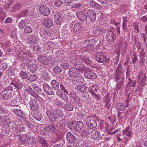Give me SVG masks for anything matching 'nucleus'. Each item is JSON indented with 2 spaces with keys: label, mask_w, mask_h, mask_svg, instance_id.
Masks as SVG:
<instances>
[{
  "label": "nucleus",
  "mask_w": 147,
  "mask_h": 147,
  "mask_svg": "<svg viewBox=\"0 0 147 147\" xmlns=\"http://www.w3.org/2000/svg\"><path fill=\"white\" fill-rule=\"evenodd\" d=\"M80 68L73 67L69 69L68 74L70 76L76 77L79 74Z\"/></svg>",
  "instance_id": "nucleus-8"
},
{
  "label": "nucleus",
  "mask_w": 147,
  "mask_h": 147,
  "mask_svg": "<svg viewBox=\"0 0 147 147\" xmlns=\"http://www.w3.org/2000/svg\"><path fill=\"white\" fill-rule=\"evenodd\" d=\"M116 107L118 111H123L124 109L125 106V105L121 103L118 102L117 104Z\"/></svg>",
  "instance_id": "nucleus-36"
},
{
  "label": "nucleus",
  "mask_w": 147,
  "mask_h": 147,
  "mask_svg": "<svg viewBox=\"0 0 147 147\" xmlns=\"http://www.w3.org/2000/svg\"><path fill=\"white\" fill-rule=\"evenodd\" d=\"M41 76L45 80L48 81L49 80L50 77L48 73L46 71L42 73Z\"/></svg>",
  "instance_id": "nucleus-39"
},
{
  "label": "nucleus",
  "mask_w": 147,
  "mask_h": 147,
  "mask_svg": "<svg viewBox=\"0 0 147 147\" xmlns=\"http://www.w3.org/2000/svg\"><path fill=\"white\" fill-rule=\"evenodd\" d=\"M124 77L119 78L118 79L115 78L117 82L116 86L117 87V89L118 90L120 89V88L123 86Z\"/></svg>",
  "instance_id": "nucleus-19"
},
{
  "label": "nucleus",
  "mask_w": 147,
  "mask_h": 147,
  "mask_svg": "<svg viewBox=\"0 0 147 147\" xmlns=\"http://www.w3.org/2000/svg\"><path fill=\"white\" fill-rule=\"evenodd\" d=\"M3 98L4 100H8L11 98L14 95L12 86H10L3 90Z\"/></svg>",
  "instance_id": "nucleus-4"
},
{
  "label": "nucleus",
  "mask_w": 147,
  "mask_h": 147,
  "mask_svg": "<svg viewBox=\"0 0 147 147\" xmlns=\"http://www.w3.org/2000/svg\"><path fill=\"white\" fill-rule=\"evenodd\" d=\"M102 138L100 132L98 131H95L91 135V138L95 140L101 139Z\"/></svg>",
  "instance_id": "nucleus-26"
},
{
  "label": "nucleus",
  "mask_w": 147,
  "mask_h": 147,
  "mask_svg": "<svg viewBox=\"0 0 147 147\" xmlns=\"http://www.w3.org/2000/svg\"><path fill=\"white\" fill-rule=\"evenodd\" d=\"M37 140L43 146L47 147L48 146V144L46 139L42 137L38 136L37 137Z\"/></svg>",
  "instance_id": "nucleus-23"
},
{
  "label": "nucleus",
  "mask_w": 147,
  "mask_h": 147,
  "mask_svg": "<svg viewBox=\"0 0 147 147\" xmlns=\"http://www.w3.org/2000/svg\"><path fill=\"white\" fill-rule=\"evenodd\" d=\"M76 15L78 19L82 22L86 21L87 16L85 13L83 11L78 10L76 13Z\"/></svg>",
  "instance_id": "nucleus-9"
},
{
  "label": "nucleus",
  "mask_w": 147,
  "mask_h": 147,
  "mask_svg": "<svg viewBox=\"0 0 147 147\" xmlns=\"http://www.w3.org/2000/svg\"><path fill=\"white\" fill-rule=\"evenodd\" d=\"M65 12H63L62 13H57L55 14L54 15L55 21L57 24H61L64 21V20H66V19L68 20V16L67 14H65Z\"/></svg>",
  "instance_id": "nucleus-3"
},
{
  "label": "nucleus",
  "mask_w": 147,
  "mask_h": 147,
  "mask_svg": "<svg viewBox=\"0 0 147 147\" xmlns=\"http://www.w3.org/2000/svg\"><path fill=\"white\" fill-rule=\"evenodd\" d=\"M32 28L29 26H26L24 28V32L25 35H27L32 33Z\"/></svg>",
  "instance_id": "nucleus-34"
},
{
  "label": "nucleus",
  "mask_w": 147,
  "mask_h": 147,
  "mask_svg": "<svg viewBox=\"0 0 147 147\" xmlns=\"http://www.w3.org/2000/svg\"><path fill=\"white\" fill-rule=\"evenodd\" d=\"M106 38L107 40L110 42H113L114 41L115 38L114 37L113 34L109 32L107 33L106 35Z\"/></svg>",
  "instance_id": "nucleus-31"
},
{
  "label": "nucleus",
  "mask_w": 147,
  "mask_h": 147,
  "mask_svg": "<svg viewBox=\"0 0 147 147\" xmlns=\"http://www.w3.org/2000/svg\"><path fill=\"white\" fill-rule=\"evenodd\" d=\"M43 117V116L41 114L38 113L35 115L34 117V119H35L37 121H40Z\"/></svg>",
  "instance_id": "nucleus-50"
},
{
  "label": "nucleus",
  "mask_w": 147,
  "mask_h": 147,
  "mask_svg": "<svg viewBox=\"0 0 147 147\" xmlns=\"http://www.w3.org/2000/svg\"><path fill=\"white\" fill-rule=\"evenodd\" d=\"M83 59L84 61L88 64H90L91 62H92V61L91 60L92 58H91L90 57H88L87 56H84Z\"/></svg>",
  "instance_id": "nucleus-51"
},
{
  "label": "nucleus",
  "mask_w": 147,
  "mask_h": 147,
  "mask_svg": "<svg viewBox=\"0 0 147 147\" xmlns=\"http://www.w3.org/2000/svg\"><path fill=\"white\" fill-rule=\"evenodd\" d=\"M96 61L100 63H104L107 62L110 60L109 58H107V56L102 52H98L95 55Z\"/></svg>",
  "instance_id": "nucleus-5"
},
{
  "label": "nucleus",
  "mask_w": 147,
  "mask_h": 147,
  "mask_svg": "<svg viewBox=\"0 0 147 147\" xmlns=\"http://www.w3.org/2000/svg\"><path fill=\"white\" fill-rule=\"evenodd\" d=\"M21 5L20 3H16L13 6V10L15 11L16 10H19L21 8Z\"/></svg>",
  "instance_id": "nucleus-52"
},
{
  "label": "nucleus",
  "mask_w": 147,
  "mask_h": 147,
  "mask_svg": "<svg viewBox=\"0 0 147 147\" xmlns=\"http://www.w3.org/2000/svg\"><path fill=\"white\" fill-rule=\"evenodd\" d=\"M75 131H77L80 130L83 127V123L81 121L76 122L75 121Z\"/></svg>",
  "instance_id": "nucleus-27"
},
{
  "label": "nucleus",
  "mask_w": 147,
  "mask_h": 147,
  "mask_svg": "<svg viewBox=\"0 0 147 147\" xmlns=\"http://www.w3.org/2000/svg\"><path fill=\"white\" fill-rule=\"evenodd\" d=\"M25 119H26V118H22V119L23 120V121H24L26 125L28 127L31 128L34 127L32 124L31 123L27 121H26V119L25 120Z\"/></svg>",
  "instance_id": "nucleus-55"
},
{
  "label": "nucleus",
  "mask_w": 147,
  "mask_h": 147,
  "mask_svg": "<svg viewBox=\"0 0 147 147\" xmlns=\"http://www.w3.org/2000/svg\"><path fill=\"white\" fill-rule=\"evenodd\" d=\"M68 127L70 130H74L75 131V121H71L67 124Z\"/></svg>",
  "instance_id": "nucleus-37"
},
{
  "label": "nucleus",
  "mask_w": 147,
  "mask_h": 147,
  "mask_svg": "<svg viewBox=\"0 0 147 147\" xmlns=\"http://www.w3.org/2000/svg\"><path fill=\"white\" fill-rule=\"evenodd\" d=\"M111 98V96L110 93H108L106 94L104 97V102L105 103V107H107L108 109H109L111 106V104L110 103V100Z\"/></svg>",
  "instance_id": "nucleus-11"
},
{
  "label": "nucleus",
  "mask_w": 147,
  "mask_h": 147,
  "mask_svg": "<svg viewBox=\"0 0 147 147\" xmlns=\"http://www.w3.org/2000/svg\"><path fill=\"white\" fill-rule=\"evenodd\" d=\"M13 112L18 116L22 117L23 116V113L20 109H15L14 110Z\"/></svg>",
  "instance_id": "nucleus-43"
},
{
  "label": "nucleus",
  "mask_w": 147,
  "mask_h": 147,
  "mask_svg": "<svg viewBox=\"0 0 147 147\" xmlns=\"http://www.w3.org/2000/svg\"><path fill=\"white\" fill-rule=\"evenodd\" d=\"M62 99L66 102L64 105L65 108L68 111H72L74 109V107L70 101H68L67 98L66 99Z\"/></svg>",
  "instance_id": "nucleus-18"
},
{
  "label": "nucleus",
  "mask_w": 147,
  "mask_h": 147,
  "mask_svg": "<svg viewBox=\"0 0 147 147\" xmlns=\"http://www.w3.org/2000/svg\"><path fill=\"white\" fill-rule=\"evenodd\" d=\"M29 104L31 109L33 110H35L38 107V104L35 99L31 98L29 102Z\"/></svg>",
  "instance_id": "nucleus-15"
},
{
  "label": "nucleus",
  "mask_w": 147,
  "mask_h": 147,
  "mask_svg": "<svg viewBox=\"0 0 147 147\" xmlns=\"http://www.w3.org/2000/svg\"><path fill=\"white\" fill-rule=\"evenodd\" d=\"M10 128L8 125H5L3 126L0 131V134L1 135L7 136L10 132Z\"/></svg>",
  "instance_id": "nucleus-13"
},
{
  "label": "nucleus",
  "mask_w": 147,
  "mask_h": 147,
  "mask_svg": "<svg viewBox=\"0 0 147 147\" xmlns=\"http://www.w3.org/2000/svg\"><path fill=\"white\" fill-rule=\"evenodd\" d=\"M29 140V137L26 134L22 135L20 138L19 140L21 144H27Z\"/></svg>",
  "instance_id": "nucleus-20"
},
{
  "label": "nucleus",
  "mask_w": 147,
  "mask_h": 147,
  "mask_svg": "<svg viewBox=\"0 0 147 147\" xmlns=\"http://www.w3.org/2000/svg\"><path fill=\"white\" fill-rule=\"evenodd\" d=\"M46 113L50 120L52 121H55L58 117H62L63 113L60 109H56L54 111L48 110Z\"/></svg>",
  "instance_id": "nucleus-2"
},
{
  "label": "nucleus",
  "mask_w": 147,
  "mask_h": 147,
  "mask_svg": "<svg viewBox=\"0 0 147 147\" xmlns=\"http://www.w3.org/2000/svg\"><path fill=\"white\" fill-rule=\"evenodd\" d=\"M76 89L78 91L81 92H85L87 90L88 87H86L84 85L83 86H77L76 88Z\"/></svg>",
  "instance_id": "nucleus-33"
},
{
  "label": "nucleus",
  "mask_w": 147,
  "mask_h": 147,
  "mask_svg": "<svg viewBox=\"0 0 147 147\" xmlns=\"http://www.w3.org/2000/svg\"><path fill=\"white\" fill-rule=\"evenodd\" d=\"M86 125L91 129L96 128L97 126L96 117L88 116L87 118Z\"/></svg>",
  "instance_id": "nucleus-6"
},
{
  "label": "nucleus",
  "mask_w": 147,
  "mask_h": 147,
  "mask_svg": "<svg viewBox=\"0 0 147 147\" xmlns=\"http://www.w3.org/2000/svg\"><path fill=\"white\" fill-rule=\"evenodd\" d=\"M89 46H90V50H92L93 49V47L95 42V40L93 39H88Z\"/></svg>",
  "instance_id": "nucleus-46"
},
{
  "label": "nucleus",
  "mask_w": 147,
  "mask_h": 147,
  "mask_svg": "<svg viewBox=\"0 0 147 147\" xmlns=\"http://www.w3.org/2000/svg\"><path fill=\"white\" fill-rule=\"evenodd\" d=\"M24 130V128L20 124L17 125L14 128H13V131L17 133H20Z\"/></svg>",
  "instance_id": "nucleus-28"
},
{
  "label": "nucleus",
  "mask_w": 147,
  "mask_h": 147,
  "mask_svg": "<svg viewBox=\"0 0 147 147\" xmlns=\"http://www.w3.org/2000/svg\"><path fill=\"white\" fill-rule=\"evenodd\" d=\"M73 99L74 101L76 103H79L80 102L79 97L76 95L74 96Z\"/></svg>",
  "instance_id": "nucleus-58"
},
{
  "label": "nucleus",
  "mask_w": 147,
  "mask_h": 147,
  "mask_svg": "<svg viewBox=\"0 0 147 147\" xmlns=\"http://www.w3.org/2000/svg\"><path fill=\"white\" fill-rule=\"evenodd\" d=\"M66 137L68 142L69 143H74L76 140L75 137L71 132H68L66 134Z\"/></svg>",
  "instance_id": "nucleus-22"
},
{
  "label": "nucleus",
  "mask_w": 147,
  "mask_h": 147,
  "mask_svg": "<svg viewBox=\"0 0 147 147\" xmlns=\"http://www.w3.org/2000/svg\"><path fill=\"white\" fill-rule=\"evenodd\" d=\"M20 76L23 79H26L28 76V72L21 71L20 72Z\"/></svg>",
  "instance_id": "nucleus-45"
},
{
  "label": "nucleus",
  "mask_w": 147,
  "mask_h": 147,
  "mask_svg": "<svg viewBox=\"0 0 147 147\" xmlns=\"http://www.w3.org/2000/svg\"><path fill=\"white\" fill-rule=\"evenodd\" d=\"M7 123L8 124L6 125H9V127H10V128L11 127H12V129L13 130V128H14L16 126V125L15 123L13 121H8Z\"/></svg>",
  "instance_id": "nucleus-53"
},
{
  "label": "nucleus",
  "mask_w": 147,
  "mask_h": 147,
  "mask_svg": "<svg viewBox=\"0 0 147 147\" xmlns=\"http://www.w3.org/2000/svg\"><path fill=\"white\" fill-rule=\"evenodd\" d=\"M23 85L19 83L18 85L17 84V85H16V86H15L14 87H15V88H16L17 90H20L23 87Z\"/></svg>",
  "instance_id": "nucleus-64"
},
{
  "label": "nucleus",
  "mask_w": 147,
  "mask_h": 147,
  "mask_svg": "<svg viewBox=\"0 0 147 147\" xmlns=\"http://www.w3.org/2000/svg\"><path fill=\"white\" fill-rule=\"evenodd\" d=\"M39 9L41 14L43 15L47 16L50 13V9L48 7L45 5H41Z\"/></svg>",
  "instance_id": "nucleus-10"
},
{
  "label": "nucleus",
  "mask_w": 147,
  "mask_h": 147,
  "mask_svg": "<svg viewBox=\"0 0 147 147\" xmlns=\"http://www.w3.org/2000/svg\"><path fill=\"white\" fill-rule=\"evenodd\" d=\"M28 92L34 97L35 96L36 97L37 96V95H36L35 92H34V90H33L31 87H28Z\"/></svg>",
  "instance_id": "nucleus-40"
},
{
  "label": "nucleus",
  "mask_w": 147,
  "mask_h": 147,
  "mask_svg": "<svg viewBox=\"0 0 147 147\" xmlns=\"http://www.w3.org/2000/svg\"><path fill=\"white\" fill-rule=\"evenodd\" d=\"M87 14L90 22L95 21L96 19V14L93 10L89 9L87 11Z\"/></svg>",
  "instance_id": "nucleus-14"
},
{
  "label": "nucleus",
  "mask_w": 147,
  "mask_h": 147,
  "mask_svg": "<svg viewBox=\"0 0 147 147\" xmlns=\"http://www.w3.org/2000/svg\"><path fill=\"white\" fill-rule=\"evenodd\" d=\"M93 96V97L95 98L97 100H99L100 98V96L99 94H97L94 93V94H92Z\"/></svg>",
  "instance_id": "nucleus-63"
},
{
  "label": "nucleus",
  "mask_w": 147,
  "mask_h": 147,
  "mask_svg": "<svg viewBox=\"0 0 147 147\" xmlns=\"http://www.w3.org/2000/svg\"><path fill=\"white\" fill-rule=\"evenodd\" d=\"M33 89L34 90V92H35L36 95L37 96L36 97L35 96L34 98L36 99L38 101L40 102H42V98H41V97L38 95V94H40L42 93V89L40 88L39 87H34L33 88Z\"/></svg>",
  "instance_id": "nucleus-12"
},
{
  "label": "nucleus",
  "mask_w": 147,
  "mask_h": 147,
  "mask_svg": "<svg viewBox=\"0 0 147 147\" xmlns=\"http://www.w3.org/2000/svg\"><path fill=\"white\" fill-rule=\"evenodd\" d=\"M9 119V117L7 116H4L3 117L0 116V125H4L5 122H7Z\"/></svg>",
  "instance_id": "nucleus-29"
},
{
  "label": "nucleus",
  "mask_w": 147,
  "mask_h": 147,
  "mask_svg": "<svg viewBox=\"0 0 147 147\" xmlns=\"http://www.w3.org/2000/svg\"><path fill=\"white\" fill-rule=\"evenodd\" d=\"M99 88L97 85H94L91 86L90 87V92L91 94H94L97 91Z\"/></svg>",
  "instance_id": "nucleus-35"
},
{
  "label": "nucleus",
  "mask_w": 147,
  "mask_h": 147,
  "mask_svg": "<svg viewBox=\"0 0 147 147\" xmlns=\"http://www.w3.org/2000/svg\"><path fill=\"white\" fill-rule=\"evenodd\" d=\"M124 70L121 65L120 63H119L115 73V75L116 76L115 78L118 79L119 78L124 77Z\"/></svg>",
  "instance_id": "nucleus-7"
},
{
  "label": "nucleus",
  "mask_w": 147,
  "mask_h": 147,
  "mask_svg": "<svg viewBox=\"0 0 147 147\" xmlns=\"http://www.w3.org/2000/svg\"><path fill=\"white\" fill-rule=\"evenodd\" d=\"M7 111V109L5 107L0 106V113H1L5 114Z\"/></svg>",
  "instance_id": "nucleus-61"
},
{
  "label": "nucleus",
  "mask_w": 147,
  "mask_h": 147,
  "mask_svg": "<svg viewBox=\"0 0 147 147\" xmlns=\"http://www.w3.org/2000/svg\"><path fill=\"white\" fill-rule=\"evenodd\" d=\"M44 130L48 132H53L56 130V128L51 125H47L44 128Z\"/></svg>",
  "instance_id": "nucleus-24"
},
{
  "label": "nucleus",
  "mask_w": 147,
  "mask_h": 147,
  "mask_svg": "<svg viewBox=\"0 0 147 147\" xmlns=\"http://www.w3.org/2000/svg\"><path fill=\"white\" fill-rule=\"evenodd\" d=\"M62 4V1L60 0H56L55 2V6L57 7H59Z\"/></svg>",
  "instance_id": "nucleus-57"
},
{
  "label": "nucleus",
  "mask_w": 147,
  "mask_h": 147,
  "mask_svg": "<svg viewBox=\"0 0 147 147\" xmlns=\"http://www.w3.org/2000/svg\"><path fill=\"white\" fill-rule=\"evenodd\" d=\"M131 59L132 60L131 62L133 63H135L138 60V57L135 53H133L131 56Z\"/></svg>",
  "instance_id": "nucleus-47"
},
{
  "label": "nucleus",
  "mask_w": 147,
  "mask_h": 147,
  "mask_svg": "<svg viewBox=\"0 0 147 147\" xmlns=\"http://www.w3.org/2000/svg\"><path fill=\"white\" fill-rule=\"evenodd\" d=\"M61 66L63 69H66L69 67V65L67 63H63L61 65Z\"/></svg>",
  "instance_id": "nucleus-60"
},
{
  "label": "nucleus",
  "mask_w": 147,
  "mask_h": 147,
  "mask_svg": "<svg viewBox=\"0 0 147 147\" xmlns=\"http://www.w3.org/2000/svg\"><path fill=\"white\" fill-rule=\"evenodd\" d=\"M39 39V38L36 35L34 34L31 36L28 41L30 43L33 44H36Z\"/></svg>",
  "instance_id": "nucleus-25"
},
{
  "label": "nucleus",
  "mask_w": 147,
  "mask_h": 147,
  "mask_svg": "<svg viewBox=\"0 0 147 147\" xmlns=\"http://www.w3.org/2000/svg\"><path fill=\"white\" fill-rule=\"evenodd\" d=\"M37 78V76L34 74L31 75L29 76L28 78V79L30 82H33L35 81Z\"/></svg>",
  "instance_id": "nucleus-42"
},
{
  "label": "nucleus",
  "mask_w": 147,
  "mask_h": 147,
  "mask_svg": "<svg viewBox=\"0 0 147 147\" xmlns=\"http://www.w3.org/2000/svg\"><path fill=\"white\" fill-rule=\"evenodd\" d=\"M43 22L46 25L47 27L50 28L53 25V20L48 17L45 18L43 20Z\"/></svg>",
  "instance_id": "nucleus-21"
},
{
  "label": "nucleus",
  "mask_w": 147,
  "mask_h": 147,
  "mask_svg": "<svg viewBox=\"0 0 147 147\" xmlns=\"http://www.w3.org/2000/svg\"><path fill=\"white\" fill-rule=\"evenodd\" d=\"M140 55L141 60L139 61V62L142 63L144 59V58L145 57V54L144 53L141 52L140 53Z\"/></svg>",
  "instance_id": "nucleus-59"
},
{
  "label": "nucleus",
  "mask_w": 147,
  "mask_h": 147,
  "mask_svg": "<svg viewBox=\"0 0 147 147\" xmlns=\"http://www.w3.org/2000/svg\"><path fill=\"white\" fill-rule=\"evenodd\" d=\"M28 11V9H25L22 10L19 14V16H20V18L25 17L27 15Z\"/></svg>",
  "instance_id": "nucleus-44"
},
{
  "label": "nucleus",
  "mask_w": 147,
  "mask_h": 147,
  "mask_svg": "<svg viewBox=\"0 0 147 147\" xmlns=\"http://www.w3.org/2000/svg\"><path fill=\"white\" fill-rule=\"evenodd\" d=\"M43 33L45 35H47L48 34H51L52 33L51 30H44L43 32Z\"/></svg>",
  "instance_id": "nucleus-62"
},
{
  "label": "nucleus",
  "mask_w": 147,
  "mask_h": 147,
  "mask_svg": "<svg viewBox=\"0 0 147 147\" xmlns=\"http://www.w3.org/2000/svg\"><path fill=\"white\" fill-rule=\"evenodd\" d=\"M91 129H87L82 131L81 133L82 138H86L88 135H90L91 133L92 132V130L91 131V132H90L89 131Z\"/></svg>",
  "instance_id": "nucleus-30"
},
{
  "label": "nucleus",
  "mask_w": 147,
  "mask_h": 147,
  "mask_svg": "<svg viewBox=\"0 0 147 147\" xmlns=\"http://www.w3.org/2000/svg\"><path fill=\"white\" fill-rule=\"evenodd\" d=\"M53 71L54 72L57 73L61 72V69L60 67L59 66H56L54 67Z\"/></svg>",
  "instance_id": "nucleus-56"
},
{
  "label": "nucleus",
  "mask_w": 147,
  "mask_h": 147,
  "mask_svg": "<svg viewBox=\"0 0 147 147\" xmlns=\"http://www.w3.org/2000/svg\"><path fill=\"white\" fill-rule=\"evenodd\" d=\"M146 76H145V74L142 71L140 72V74L138 76V78L141 79L143 81H145Z\"/></svg>",
  "instance_id": "nucleus-38"
},
{
  "label": "nucleus",
  "mask_w": 147,
  "mask_h": 147,
  "mask_svg": "<svg viewBox=\"0 0 147 147\" xmlns=\"http://www.w3.org/2000/svg\"><path fill=\"white\" fill-rule=\"evenodd\" d=\"M37 65L35 64H30L28 66V69L30 70L31 72L33 73L37 70Z\"/></svg>",
  "instance_id": "nucleus-32"
},
{
  "label": "nucleus",
  "mask_w": 147,
  "mask_h": 147,
  "mask_svg": "<svg viewBox=\"0 0 147 147\" xmlns=\"http://www.w3.org/2000/svg\"><path fill=\"white\" fill-rule=\"evenodd\" d=\"M84 75L87 78L90 79H95L97 77V76L95 73L88 70H87L85 72Z\"/></svg>",
  "instance_id": "nucleus-16"
},
{
  "label": "nucleus",
  "mask_w": 147,
  "mask_h": 147,
  "mask_svg": "<svg viewBox=\"0 0 147 147\" xmlns=\"http://www.w3.org/2000/svg\"><path fill=\"white\" fill-rule=\"evenodd\" d=\"M38 59L39 61L41 62L44 65H48L49 63V61L48 58L47 57L42 55H40L38 56Z\"/></svg>",
  "instance_id": "nucleus-17"
},
{
  "label": "nucleus",
  "mask_w": 147,
  "mask_h": 147,
  "mask_svg": "<svg viewBox=\"0 0 147 147\" xmlns=\"http://www.w3.org/2000/svg\"><path fill=\"white\" fill-rule=\"evenodd\" d=\"M90 4L92 7L93 8H98L99 7V5L93 1L90 2Z\"/></svg>",
  "instance_id": "nucleus-54"
},
{
  "label": "nucleus",
  "mask_w": 147,
  "mask_h": 147,
  "mask_svg": "<svg viewBox=\"0 0 147 147\" xmlns=\"http://www.w3.org/2000/svg\"><path fill=\"white\" fill-rule=\"evenodd\" d=\"M80 28V25L79 23H76L74 26L73 32L76 33L77 31H78Z\"/></svg>",
  "instance_id": "nucleus-48"
},
{
  "label": "nucleus",
  "mask_w": 147,
  "mask_h": 147,
  "mask_svg": "<svg viewBox=\"0 0 147 147\" xmlns=\"http://www.w3.org/2000/svg\"><path fill=\"white\" fill-rule=\"evenodd\" d=\"M18 25L19 29H23L26 25V22L24 20H22L19 22Z\"/></svg>",
  "instance_id": "nucleus-41"
},
{
  "label": "nucleus",
  "mask_w": 147,
  "mask_h": 147,
  "mask_svg": "<svg viewBox=\"0 0 147 147\" xmlns=\"http://www.w3.org/2000/svg\"><path fill=\"white\" fill-rule=\"evenodd\" d=\"M51 86L47 84L43 85V88L45 92L49 95H54L55 93L54 90H55L59 88V86L61 89L67 94H68V91L63 84H60L56 80H53L51 82Z\"/></svg>",
  "instance_id": "nucleus-1"
},
{
  "label": "nucleus",
  "mask_w": 147,
  "mask_h": 147,
  "mask_svg": "<svg viewBox=\"0 0 147 147\" xmlns=\"http://www.w3.org/2000/svg\"><path fill=\"white\" fill-rule=\"evenodd\" d=\"M20 82V80L17 78H15L13 79L10 84L11 85L14 86H16V85H18Z\"/></svg>",
  "instance_id": "nucleus-49"
}]
</instances>
